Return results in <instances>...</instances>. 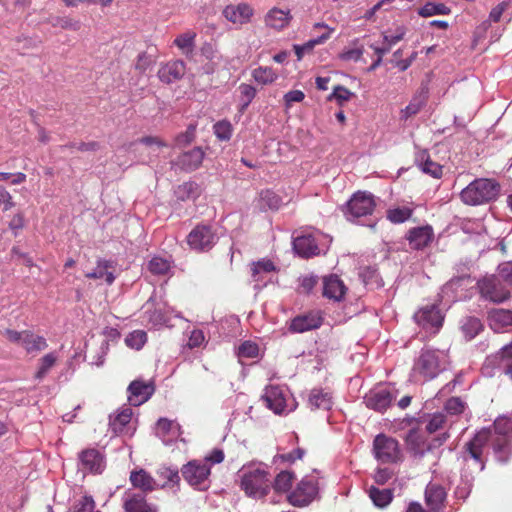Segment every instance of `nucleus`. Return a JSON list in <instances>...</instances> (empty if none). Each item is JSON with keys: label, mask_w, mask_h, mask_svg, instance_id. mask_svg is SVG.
<instances>
[{"label": "nucleus", "mask_w": 512, "mask_h": 512, "mask_svg": "<svg viewBox=\"0 0 512 512\" xmlns=\"http://www.w3.org/2000/svg\"><path fill=\"white\" fill-rule=\"evenodd\" d=\"M238 483L247 497L262 499L270 492L271 474L261 464L244 465L238 472Z\"/></svg>", "instance_id": "obj_1"}, {"label": "nucleus", "mask_w": 512, "mask_h": 512, "mask_svg": "<svg viewBox=\"0 0 512 512\" xmlns=\"http://www.w3.org/2000/svg\"><path fill=\"white\" fill-rule=\"evenodd\" d=\"M500 185L495 180L478 178L465 187L461 193V200L471 206L483 205L497 198Z\"/></svg>", "instance_id": "obj_2"}, {"label": "nucleus", "mask_w": 512, "mask_h": 512, "mask_svg": "<svg viewBox=\"0 0 512 512\" xmlns=\"http://www.w3.org/2000/svg\"><path fill=\"white\" fill-rule=\"evenodd\" d=\"M490 428L495 457L499 462L506 463L512 452V417L499 416Z\"/></svg>", "instance_id": "obj_3"}, {"label": "nucleus", "mask_w": 512, "mask_h": 512, "mask_svg": "<svg viewBox=\"0 0 512 512\" xmlns=\"http://www.w3.org/2000/svg\"><path fill=\"white\" fill-rule=\"evenodd\" d=\"M184 480L193 488L206 491L211 485V466L201 460H191L181 468Z\"/></svg>", "instance_id": "obj_4"}, {"label": "nucleus", "mask_w": 512, "mask_h": 512, "mask_svg": "<svg viewBox=\"0 0 512 512\" xmlns=\"http://www.w3.org/2000/svg\"><path fill=\"white\" fill-rule=\"evenodd\" d=\"M376 207L375 197L367 191H357L342 207L345 217L352 221L356 218L371 215Z\"/></svg>", "instance_id": "obj_5"}, {"label": "nucleus", "mask_w": 512, "mask_h": 512, "mask_svg": "<svg viewBox=\"0 0 512 512\" xmlns=\"http://www.w3.org/2000/svg\"><path fill=\"white\" fill-rule=\"evenodd\" d=\"M477 288L481 299L495 304H500L511 297V292L502 282L499 276H488L477 282Z\"/></svg>", "instance_id": "obj_6"}, {"label": "nucleus", "mask_w": 512, "mask_h": 512, "mask_svg": "<svg viewBox=\"0 0 512 512\" xmlns=\"http://www.w3.org/2000/svg\"><path fill=\"white\" fill-rule=\"evenodd\" d=\"M492 442V429L482 428L477 431L473 438L464 446L465 453L479 465L481 471L484 470L486 466L485 450L489 445L492 446Z\"/></svg>", "instance_id": "obj_7"}, {"label": "nucleus", "mask_w": 512, "mask_h": 512, "mask_svg": "<svg viewBox=\"0 0 512 512\" xmlns=\"http://www.w3.org/2000/svg\"><path fill=\"white\" fill-rule=\"evenodd\" d=\"M373 453L375 458L382 463H396L402 458L398 441L385 434H378L375 437Z\"/></svg>", "instance_id": "obj_8"}, {"label": "nucleus", "mask_w": 512, "mask_h": 512, "mask_svg": "<svg viewBox=\"0 0 512 512\" xmlns=\"http://www.w3.org/2000/svg\"><path fill=\"white\" fill-rule=\"evenodd\" d=\"M318 490L317 481L305 477L287 495V501L294 507H306L316 498Z\"/></svg>", "instance_id": "obj_9"}, {"label": "nucleus", "mask_w": 512, "mask_h": 512, "mask_svg": "<svg viewBox=\"0 0 512 512\" xmlns=\"http://www.w3.org/2000/svg\"><path fill=\"white\" fill-rule=\"evenodd\" d=\"M217 234L210 225L199 224L187 236V243L192 250L207 252L217 242Z\"/></svg>", "instance_id": "obj_10"}, {"label": "nucleus", "mask_w": 512, "mask_h": 512, "mask_svg": "<svg viewBox=\"0 0 512 512\" xmlns=\"http://www.w3.org/2000/svg\"><path fill=\"white\" fill-rule=\"evenodd\" d=\"M441 371L439 356L436 351L424 350L414 363L413 372L425 380L433 379Z\"/></svg>", "instance_id": "obj_11"}, {"label": "nucleus", "mask_w": 512, "mask_h": 512, "mask_svg": "<svg viewBox=\"0 0 512 512\" xmlns=\"http://www.w3.org/2000/svg\"><path fill=\"white\" fill-rule=\"evenodd\" d=\"M414 320L423 329L439 330L444 321V315L436 303L421 307L415 314Z\"/></svg>", "instance_id": "obj_12"}, {"label": "nucleus", "mask_w": 512, "mask_h": 512, "mask_svg": "<svg viewBox=\"0 0 512 512\" xmlns=\"http://www.w3.org/2000/svg\"><path fill=\"white\" fill-rule=\"evenodd\" d=\"M487 324L494 333H507L512 330V309L491 308L487 311Z\"/></svg>", "instance_id": "obj_13"}, {"label": "nucleus", "mask_w": 512, "mask_h": 512, "mask_svg": "<svg viewBox=\"0 0 512 512\" xmlns=\"http://www.w3.org/2000/svg\"><path fill=\"white\" fill-rule=\"evenodd\" d=\"M82 471L92 474H101L105 469V457L96 448H87L78 455Z\"/></svg>", "instance_id": "obj_14"}, {"label": "nucleus", "mask_w": 512, "mask_h": 512, "mask_svg": "<svg viewBox=\"0 0 512 512\" xmlns=\"http://www.w3.org/2000/svg\"><path fill=\"white\" fill-rule=\"evenodd\" d=\"M323 323V316L320 311H309L294 317L289 324V331L292 333H304L318 329Z\"/></svg>", "instance_id": "obj_15"}, {"label": "nucleus", "mask_w": 512, "mask_h": 512, "mask_svg": "<svg viewBox=\"0 0 512 512\" xmlns=\"http://www.w3.org/2000/svg\"><path fill=\"white\" fill-rule=\"evenodd\" d=\"M155 384L152 380L144 381L142 379H136L132 381L128 386V399L134 406H139L154 394Z\"/></svg>", "instance_id": "obj_16"}, {"label": "nucleus", "mask_w": 512, "mask_h": 512, "mask_svg": "<svg viewBox=\"0 0 512 512\" xmlns=\"http://www.w3.org/2000/svg\"><path fill=\"white\" fill-rule=\"evenodd\" d=\"M124 512H158L157 505L149 503L146 494L127 490L123 496Z\"/></svg>", "instance_id": "obj_17"}, {"label": "nucleus", "mask_w": 512, "mask_h": 512, "mask_svg": "<svg viewBox=\"0 0 512 512\" xmlns=\"http://www.w3.org/2000/svg\"><path fill=\"white\" fill-rule=\"evenodd\" d=\"M222 14L227 21L235 25H244L251 21L254 15V9L250 4L240 2L238 4L227 5L223 9Z\"/></svg>", "instance_id": "obj_18"}, {"label": "nucleus", "mask_w": 512, "mask_h": 512, "mask_svg": "<svg viewBox=\"0 0 512 512\" xmlns=\"http://www.w3.org/2000/svg\"><path fill=\"white\" fill-rule=\"evenodd\" d=\"M394 397L387 388H374L371 389L364 396V403L370 409L377 412L385 411L392 403Z\"/></svg>", "instance_id": "obj_19"}, {"label": "nucleus", "mask_w": 512, "mask_h": 512, "mask_svg": "<svg viewBox=\"0 0 512 512\" xmlns=\"http://www.w3.org/2000/svg\"><path fill=\"white\" fill-rule=\"evenodd\" d=\"M186 64L180 59L170 60L160 65L157 76L165 84H171L183 78Z\"/></svg>", "instance_id": "obj_20"}, {"label": "nucleus", "mask_w": 512, "mask_h": 512, "mask_svg": "<svg viewBox=\"0 0 512 512\" xmlns=\"http://www.w3.org/2000/svg\"><path fill=\"white\" fill-rule=\"evenodd\" d=\"M447 492L438 483H428L424 491L425 503L432 512H440L445 507Z\"/></svg>", "instance_id": "obj_21"}, {"label": "nucleus", "mask_w": 512, "mask_h": 512, "mask_svg": "<svg viewBox=\"0 0 512 512\" xmlns=\"http://www.w3.org/2000/svg\"><path fill=\"white\" fill-rule=\"evenodd\" d=\"M261 400L267 408L275 414H281L286 408V397L284 390L277 385L267 386Z\"/></svg>", "instance_id": "obj_22"}, {"label": "nucleus", "mask_w": 512, "mask_h": 512, "mask_svg": "<svg viewBox=\"0 0 512 512\" xmlns=\"http://www.w3.org/2000/svg\"><path fill=\"white\" fill-rule=\"evenodd\" d=\"M132 415V409L129 407H125L118 411L115 415H111L109 420V426L112 433L116 436H132L133 431L130 427Z\"/></svg>", "instance_id": "obj_23"}, {"label": "nucleus", "mask_w": 512, "mask_h": 512, "mask_svg": "<svg viewBox=\"0 0 512 512\" xmlns=\"http://www.w3.org/2000/svg\"><path fill=\"white\" fill-rule=\"evenodd\" d=\"M433 238L434 232L429 225L411 228L406 236L410 247L415 250L427 247L432 242Z\"/></svg>", "instance_id": "obj_24"}, {"label": "nucleus", "mask_w": 512, "mask_h": 512, "mask_svg": "<svg viewBox=\"0 0 512 512\" xmlns=\"http://www.w3.org/2000/svg\"><path fill=\"white\" fill-rule=\"evenodd\" d=\"M129 481L138 493L147 494L157 489V482L145 469H134L130 472Z\"/></svg>", "instance_id": "obj_25"}, {"label": "nucleus", "mask_w": 512, "mask_h": 512, "mask_svg": "<svg viewBox=\"0 0 512 512\" xmlns=\"http://www.w3.org/2000/svg\"><path fill=\"white\" fill-rule=\"evenodd\" d=\"M347 292V287L337 275H330L323 279V296L334 300L341 301Z\"/></svg>", "instance_id": "obj_26"}, {"label": "nucleus", "mask_w": 512, "mask_h": 512, "mask_svg": "<svg viewBox=\"0 0 512 512\" xmlns=\"http://www.w3.org/2000/svg\"><path fill=\"white\" fill-rule=\"evenodd\" d=\"M204 158V152L201 148L195 147L190 151L182 153L176 160V165L182 170L193 171L197 169Z\"/></svg>", "instance_id": "obj_27"}, {"label": "nucleus", "mask_w": 512, "mask_h": 512, "mask_svg": "<svg viewBox=\"0 0 512 512\" xmlns=\"http://www.w3.org/2000/svg\"><path fill=\"white\" fill-rule=\"evenodd\" d=\"M294 250L301 257L308 258L319 253V247L312 235H302L294 239Z\"/></svg>", "instance_id": "obj_28"}, {"label": "nucleus", "mask_w": 512, "mask_h": 512, "mask_svg": "<svg viewBox=\"0 0 512 512\" xmlns=\"http://www.w3.org/2000/svg\"><path fill=\"white\" fill-rule=\"evenodd\" d=\"M308 405L311 410H330L333 405L332 396L322 389H313L309 394Z\"/></svg>", "instance_id": "obj_29"}, {"label": "nucleus", "mask_w": 512, "mask_h": 512, "mask_svg": "<svg viewBox=\"0 0 512 512\" xmlns=\"http://www.w3.org/2000/svg\"><path fill=\"white\" fill-rule=\"evenodd\" d=\"M113 262L100 259L97 261V266L92 272H87L85 274L86 278L89 279H102L105 278V281L108 285H111L114 280L115 276L113 274Z\"/></svg>", "instance_id": "obj_30"}, {"label": "nucleus", "mask_w": 512, "mask_h": 512, "mask_svg": "<svg viewBox=\"0 0 512 512\" xmlns=\"http://www.w3.org/2000/svg\"><path fill=\"white\" fill-rule=\"evenodd\" d=\"M291 18L289 10L272 8L265 16V23L273 29L281 30L289 24Z\"/></svg>", "instance_id": "obj_31"}, {"label": "nucleus", "mask_w": 512, "mask_h": 512, "mask_svg": "<svg viewBox=\"0 0 512 512\" xmlns=\"http://www.w3.org/2000/svg\"><path fill=\"white\" fill-rule=\"evenodd\" d=\"M197 33L193 30H187L184 33L178 35L173 44L182 52L186 57L192 56L195 50V40Z\"/></svg>", "instance_id": "obj_32"}, {"label": "nucleus", "mask_w": 512, "mask_h": 512, "mask_svg": "<svg viewBox=\"0 0 512 512\" xmlns=\"http://www.w3.org/2000/svg\"><path fill=\"white\" fill-rule=\"evenodd\" d=\"M460 330L464 338L470 341L484 330V325L479 318L467 316L461 321Z\"/></svg>", "instance_id": "obj_33"}, {"label": "nucleus", "mask_w": 512, "mask_h": 512, "mask_svg": "<svg viewBox=\"0 0 512 512\" xmlns=\"http://www.w3.org/2000/svg\"><path fill=\"white\" fill-rule=\"evenodd\" d=\"M295 478L294 472L283 470L275 476L271 487L276 493H287L288 495L292 491L291 488Z\"/></svg>", "instance_id": "obj_34"}, {"label": "nucleus", "mask_w": 512, "mask_h": 512, "mask_svg": "<svg viewBox=\"0 0 512 512\" xmlns=\"http://www.w3.org/2000/svg\"><path fill=\"white\" fill-rule=\"evenodd\" d=\"M417 161L419 162L418 166L420 170L425 174L430 175L435 179L442 177L443 167L440 164L432 161L429 154L426 152H421L417 158Z\"/></svg>", "instance_id": "obj_35"}, {"label": "nucleus", "mask_w": 512, "mask_h": 512, "mask_svg": "<svg viewBox=\"0 0 512 512\" xmlns=\"http://www.w3.org/2000/svg\"><path fill=\"white\" fill-rule=\"evenodd\" d=\"M512 362V341L504 345L497 353L486 359V363L503 369Z\"/></svg>", "instance_id": "obj_36"}, {"label": "nucleus", "mask_w": 512, "mask_h": 512, "mask_svg": "<svg viewBox=\"0 0 512 512\" xmlns=\"http://www.w3.org/2000/svg\"><path fill=\"white\" fill-rule=\"evenodd\" d=\"M21 345L28 353L42 351L47 348L46 339L31 331H26Z\"/></svg>", "instance_id": "obj_37"}, {"label": "nucleus", "mask_w": 512, "mask_h": 512, "mask_svg": "<svg viewBox=\"0 0 512 512\" xmlns=\"http://www.w3.org/2000/svg\"><path fill=\"white\" fill-rule=\"evenodd\" d=\"M369 497L375 506L384 508L393 500V491L391 489H379L371 486L369 489Z\"/></svg>", "instance_id": "obj_38"}, {"label": "nucleus", "mask_w": 512, "mask_h": 512, "mask_svg": "<svg viewBox=\"0 0 512 512\" xmlns=\"http://www.w3.org/2000/svg\"><path fill=\"white\" fill-rule=\"evenodd\" d=\"M259 205L261 209L277 210L282 205V198L270 189L259 193Z\"/></svg>", "instance_id": "obj_39"}, {"label": "nucleus", "mask_w": 512, "mask_h": 512, "mask_svg": "<svg viewBox=\"0 0 512 512\" xmlns=\"http://www.w3.org/2000/svg\"><path fill=\"white\" fill-rule=\"evenodd\" d=\"M451 9L444 3L427 2L418 10L421 17L428 18L434 15H449Z\"/></svg>", "instance_id": "obj_40"}, {"label": "nucleus", "mask_w": 512, "mask_h": 512, "mask_svg": "<svg viewBox=\"0 0 512 512\" xmlns=\"http://www.w3.org/2000/svg\"><path fill=\"white\" fill-rule=\"evenodd\" d=\"M331 31L326 32L316 39L309 40L303 45H294V51L297 56V60H301L305 53L311 52L316 45L322 44L327 41L331 36Z\"/></svg>", "instance_id": "obj_41"}, {"label": "nucleus", "mask_w": 512, "mask_h": 512, "mask_svg": "<svg viewBox=\"0 0 512 512\" xmlns=\"http://www.w3.org/2000/svg\"><path fill=\"white\" fill-rule=\"evenodd\" d=\"M275 269L276 268H275L274 263L269 259H262L257 262H254L251 265L252 279L255 282H259V281H261L260 274L262 272L270 273V272L274 271Z\"/></svg>", "instance_id": "obj_42"}, {"label": "nucleus", "mask_w": 512, "mask_h": 512, "mask_svg": "<svg viewBox=\"0 0 512 512\" xmlns=\"http://www.w3.org/2000/svg\"><path fill=\"white\" fill-rule=\"evenodd\" d=\"M252 76L256 82L262 85L271 84L277 79L276 72L270 67H258L253 70Z\"/></svg>", "instance_id": "obj_43"}, {"label": "nucleus", "mask_w": 512, "mask_h": 512, "mask_svg": "<svg viewBox=\"0 0 512 512\" xmlns=\"http://www.w3.org/2000/svg\"><path fill=\"white\" fill-rule=\"evenodd\" d=\"M412 214L413 210L409 207H397L387 210V219L394 224H400L410 219Z\"/></svg>", "instance_id": "obj_44"}, {"label": "nucleus", "mask_w": 512, "mask_h": 512, "mask_svg": "<svg viewBox=\"0 0 512 512\" xmlns=\"http://www.w3.org/2000/svg\"><path fill=\"white\" fill-rule=\"evenodd\" d=\"M57 356L55 353H48L40 359L39 368L35 373V378L38 380L43 379L49 370L55 365Z\"/></svg>", "instance_id": "obj_45"}, {"label": "nucleus", "mask_w": 512, "mask_h": 512, "mask_svg": "<svg viewBox=\"0 0 512 512\" xmlns=\"http://www.w3.org/2000/svg\"><path fill=\"white\" fill-rule=\"evenodd\" d=\"M147 341V334L143 330H135L129 333L125 339V343L132 349H141Z\"/></svg>", "instance_id": "obj_46"}, {"label": "nucleus", "mask_w": 512, "mask_h": 512, "mask_svg": "<svg viewBox=\"0 0 512 512\" xmlns=\"http://www.w3.org/2000/svg\"><path fill=\"white\" fill-rule=\"evenodd\" d=\"M170 267L169 261L161 257H153L148 264L149 271L155 275L167 274Z\"/></svg>", "instance_id": "obj_47"}, {"label": "nucleus", "mask_w": 512, "mask_h": 512, "mask_svg": "<svg viewBox=\"0 0 512 512\" xmlns=\"http://www.w3.org/2000/svg\"><path fill=\"white\" fill-rule=\"evenodd\" d=\"M95 508L96 504L93 498L85 495L74 503L71 512H100Z\"/></svg>", "instance_id": "obj_48"}, {"label": "nucleus", "mask_w": 512, "mask_h": 512, "mask_svg": "<svg viewBox=\"0 0 512 512\" xmlns=\"http://www.w3.org/2000/svg\"><path fill=\"white\" fill-rule=\"evenodd\" d=\"M214 133L216 137L221 141H227L232 136V125L229 121L222 120L214 125Z\"/></svg>", "instance_id": "obj_49"}, {"label": "nucleus", "mask_w": 512, "mask_h": 512, "mask_svg": "<svg viewBox=\"0 0 512 512\" xmlns=\"http://www.w3.org/2000/svg\"><path fill=\"white\" fill-rule=\"evenodd\" d=\"M445 424L446 416L443 413H434L430 416L426 424V431L430 434L435 433L443 429Z\"/></svg>", "instance_id": "obj_50"}, {"label": "nucleus", "mask_w": 512, "mask_h": 512, "mask_svg": "<svg viewBox=\"0 0 512 512\" xmlns=\"http://www.w3.org/2000/svg\"><path fill=\"white\" fill-rule=\"evenodd\" d=\"M444 408L451 415H459L464 412L466 403L459 397H451L446 401Z\"/></svg>", "instance_id": "obj_51"}, {"label": "nucleus", "mask_w": 512, "mask_h": 512, "mask_svg": "<svg viewBox=\"0 0 512 512\" xmlns=\"http://www.w3.org/2000/svg\"><path fill=\"white\" fill-rule=\"evenodd\" d=\"M363 54H364V47L363 46H359V47L355 46V47L347 48V49L343 50L339 54L338 57L340 60L345 61V62H350V61L357 62L362 58Z\"/></svg>", "instance_id": "obj_52"}, {"label": "nucleus", "mask_w": 512, "mask_h": 512, "mask_svg": "<svg viewBox=\"0 0 512 512\" xmlns=\"http://www.w3.org/2000/svg\"><path fill=\"white\" fill-rule=\"evenodd\" d=\"M158 475L165 479V483L163 486L168 484H179L180 482V475L179 471L177 469H173L170 467H162L158 470Z\"/></svg>", "instance_id": "obj_53"}, {"label": "nucleus", "mask_w": 512, "mask_h": 512, "mask_svg": "<svg viewBox=\"0 0 512 512\" xmlns=\"http://www.w3.org/2000/svg\"><path fill=\"white\" fill-rule=\"evenodd\" d=\"M258 354V345L251 341L243 342L238 348V356L241 358H255Z\"/></svg>", "instance_id": "obj_54"}, {"label": "nucleus", "mask_w": 512, "mask_h": 512, "mask_svg": "<svg viewBox=\"0 0 512 512\" xmlns=\"http://www.w3.org/2000/svg\"><path fill=\"white\" fill-rule=\"evenodd\" d=\"M353 96V92L344 86L338 85L334 88L333 92L329 95L328 99H335L339 103V105H343L344 102H347Z\"/></svg>", "instance_id": "obj_55"}, {"label": "nucleus", "mask_w": 512, "mask_h": 512, "mask_svg": "<svg viewBox=\"0 0 512 512\" xmlns=\"http://www.w3.org/2000/svg\"><path fill=\"white\" fill-rule=\"evenodd\" d=\"M318 283V278L314 275H304L299 278V290L302 293H310Z\"/></svg>", "instance_id": "obj_56"}, {"label": "nucleus", "mask_w": 512, "mask_h": 512, "mask_svg": "<svg viewBox=\"0 0 512 512\" xmlns=\"http://www.w3.org/2000/svg\"><path fill=\"white\" fill-rule=\"evenodd\" d=\"M25 223V215L20 211L11 217L8 226L13 231L14 235H17L18 232L25 227Z\"/></svg>", "instance_id": "obj_57"}, {"label": "nucleus", "mask_w": 512, "mask_h": 512, "mask_svg": "<svg viewBox=\"0 0 512 512\" xmlns=\"http://www.w3.org/2000/svg\"><path fill=\"white\" fill-rule=\"evenodd\" d=\"M152 64L153 60L151 56L148 55L147 52H142L137 56L134 67L135 70L144 73Z\"/></svg>", "instance_id": "obj_58"}, {"label": "nucleus", "mask_w": 512, "mask_h": 512, "mask_svg": "<svg viewBox=\"0 0 512 512\" xmlns=\"http://www.w3.org/2000/svg\"><path fill=\"white\" fill-rule=\"evenodd\" d=\"M511 2L512 0H505L495 6L489 14L490 20L495 23L499 22L502 14L510 7Z\"/></svg>", "instance_id": "obj_59"}, {"label": "nucleus", "mask_w": 512, "mask_h": 512, "mask_svg": "<svg viewBox=\"0 0 512 512\" xmlns=\"http://www.w3.org/2000/svg\"><path fill=\"white\" fill-rule=\"evenodd\" d=\"M1 206L3 211H8L15 207V202L12 195L3 185H0V207Z\"/></svg>", "instance_id": "obj_60"}, {"label": "nucleus", "mask_w": 512, "mask_h": 512, "mask_svg": "<svg viewBox=\"0 0 512 512\" xmlns=\"http://www.w3.org/2000/svg\"><path fill=\"white\" fill-rule=\"evenodd\" d=\"M305 98V94L301 90H291L287 92L283 99L285 103V107L288 109L295 102H302Z\"/></svg>", "instance_id": "obj_61"}, {"label": "nucleus", "mask_w": 512, "mask_h": 512, "mask_svg": "<svg viewBox=\"0 0 512 512\" xmlns=\"http://www.w3.org/2000/svg\"><path fill=\"white\" fill-rule=\"evenodd\" d=\"M498 276L505 285L508 284L512 287V262L502 264Z\"/></svg>", "instance_id": "obj_62"}, {"label": "nucleus", "mask_w": 512, "mask_h": 512, "mask_svg": "<svg viewBox=\"0 0 512 512\" xmlns=\"http://www.w3.org/2000/svg\"><path fill=\"white\" fill-rule=\"evenodd\" d=\"M204 341L205 336L203 331L195 329L191 332L187 345L191 349L198 348L203 344Z\"/></svg>", "instance_id": "obj_63"}, {"label": "nucleus", "mask_w": 512, "mask_h": 512, "mask_svg": "<svg viewBox=\"0 0 512 512\" xmlns=\"http://www.w3.org/2000/svg\"><path fill=\"white\" fill-rule=\"evenodd\" d=\"M423 103L420 100L411 101L405 109L402 110V116L405 119H408L414 115H416L422 108Z\"/></svg>", "instance_id": "obj_64"}]
</instances>
